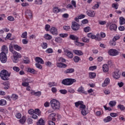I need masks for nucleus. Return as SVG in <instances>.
I'll use <instances>...</instances> for the list:
<instances>
[{"mask_svg": "<svg viewBox=\"0 0 125 125\" xmlns=\"http://www.w3.org/2000/svg\"><path fill=\"white\" fill-rule=\"evenodd\" d=\"M24 60H23L22 62L24 64H30V62H31V61H30V59L27 57H24Z\"/></svg>", "mask_w": 125, "mask_h": 125, "instance_id": "nucleus-23", "label": "nucleus"}, {"mask_svg": "<svg viewBox=\"0 0 125 125\" xmlns=\"http://www.w3.org/2000/svg\"><path fill=\"white\" fill-rule=\"evenodd\" d=\"M58 62H60V63H61V62H66V60L62 57H60L58 59Z\"/></svg>", "mask_w": 125, "mask_h": 125, "instance_id": "nucleus-42", "label": "nucleus"}, {"mask_svg": "<svg viewBox=\"0 0 125 125\" xmlns=\"http://www.w3.org/2000/svg\"><path fill=\"white\" fill-rule=\"evenodd\" d=\"M60 37H61V38H67V37H68V34L67 33H62L60 34Z\"/></svg>", "mask_w": 125, "mask_h": 125, "instance_id": "nucleus-53", "label": "nucleus"}, {"mask_svg": "<svg viewBox=\"0 0 125 125\" xmlns=\"http://www.w3.org/2000/svg\"><path fill=\"white\" fill-rule=\"evenodd\" d=\"M61 9L58 8V7H54L53 9V12L54 13H58L59 12H60Z\"/></svg>", "mask_w": 125, "mask_h": 125, "instance_id": "nucleus-31", "label": "nucleus"}, {"mask_svg": "<svg viewBox=\"0 0 125 125\" xmlns=\"http://www.w3.org/2000/svg\"><path fill=\"white\" fill-rule=\"evenodd\" d=\"M83 103V101H78L77 102H76L75 103V106L76 107H79V106H81V104Z\"/></svg>", "mask_w": 125, "mask_h": 125, "instance_id": "nucleus-51", "label": "nucleus"}, {"mask_svg": "<svg viewBox=\"0 0 125 125\" xmlns=\"http://www.w3.org/2000/svg\"><path fill=\"white\" fill-rule=\"evenodd\" d=\"M27 71L28 72L31 73V74H35V70L33 68H28Z\"/></svg>", "mask_w": 125, "mask_h": 125, "instance_id": "nucleus-56", "label": "nucleus"}, {"mask_svg": "<svg viewBox=\"0 0 125 125\" xmlns=\"http://www.w3.org/2000/svg\"><path fill=\"white\" fill-rule=\"evenodd\" d=\"M75 72V69L74 68H69L66 69L64 71V74H72Z\"/></svg>", "mask_w": 125, "mask_h": 125, "instance_id": "nucleus-18", "label": "nucleus"}, {"mask_svg": "<svg viewBox=\"0 0 125 125\" xmlns=\"http://www.w3.org/2000/svg\"><path fill=\"white\" fill-rule=\"evenodd\" d=\"M12 53L13 54V57H17L18 58H21L22 57V56H21V54H20V53L15 51Z\"/></svg>", "mask_w": 125, "mask_h": 125, "instance_id": "nucleus-24", "label": "nucleus"}, {"mask_svg": "<svg viewBox=\"0 0 125 125\" xmlns=\"http://www.w3.org/2000/svg\"><path fill=\"white\" fill-rule=\"evenodd\" d=\"M1 51L2 52H3V53L7 54L8 53V48H7V46H6V45H4L1 47Z\"/></svg>", "mask_w": 125, "mask_h": 125, "instance_id": "nucleus-14", "label": "nucleus"}, {"mask_svg": "<svg viewBox=\"0 0 125 125\" xmlns=\"http://www.w3.org/2000/svg\"><path fill=\"white\" fill-rule=\"evenodd\" d=\"M25 15L27 19H31L32 18V13L30 11H28L26 12Z\"/></svg>", "mask_w": 125, "mask_h": 125, "instance_id": "nucleus-26", "label": "nucleus"}, {"mask_svg": "<svg viewBox=\"0 0 125 125\" xmlns=\"http://www.w3.org/2000/svg\"><path fill=\"white\" fill-rule=\"evenodd\" d=\"M17 119H20L22 117V115L20 113H18L16 114Z\"/></svg>", "mask_w": 125, "mask_h": 125, "instance_id": "nucleus-64", "label": "nucleus"}, {"mask_svg": "<svg viewBox=\"0 0 125 125\" xmlns=\"http://www.w3.org/2000/svg\"><path fill=\"white\" fill-rule=\"evenodd\" d=\"M55 116H56V113H52L48 116V119L49 120H51V119L54 118Z\"/></svg>", "mask_w": 125, "mask_h": 125, "instance_id": "nucleus-43", "label": "nucleus"}, {"mask_svg": "<svg viewBox=\"0 0 125 125\" xmlns=\"http://www.w3.org/2000/svg\"><path fill=\"white\" fill-rule=\"evenodd\" d=\"M9 51L12 52V53H13L14 52H15V51H14L13 50V46H12V45L10 44L9 45Z\"/></svg>", "mask_w": 125, "mask_h": 125, "instance_id": "nucleus-57", "label": "nucleus"}, {"mask_svg": "<svg viewBox=\"0 0 125 125\" xmlns=\"http://www.w3.org/2000/svg\"><path fill=\"white\" fill-rule=\"evenodd\" d=\"M103 70L104 73H107L109 71V67L107 64H104L103 65Z\"/></svg>", "mask_w": 125, "mask_h": 125, "instance_id": "nucleus-20", "label": "nucleus"}, {"mask_svg": "<svg viewBox=\"0 0 125 125\" xmlns=\"http://www.w3.org/2000/svg\"><path fill=\"white\" fill-rule=\"evenodd\" d=\"M120 25H124L125 24V19L123 17L120 18Z\"/></svg>", "mask_w": 125, "mask_h": 125, "instance_id": "nucleus-36", "label": "nucleus"}, {"mask_svg": "<svg viewBox=\"0 0 125 125\" xmlns=\"http://www.w3.org/2000/svg\"><path fill=\"white\" fill-rule=\"evenodd\" d=\"M89 75L90 79H94L96 77V74L93 72H90Z\"/></svg>", "mask_w": 125, "mask_h": 125, "instance_id": "nucleus-32", "label": "nucleus"}, {"mask_svg": "<svg viewBox=\"0 0 125 125\" xmlns=\"http://www.w3.org/2000/svg\"><path fill=\"white\" fill-rule=\"evenodd\" d=\"M0 61L1 63H6L7 61V56H6V54L3 52H1L0 53Z\"/></svg>", "mask_w": 125, "mask_h": 125, "instance_id": "nucleus-4", "label": "nucleus"}, {"mask_svg": "<svg viewBox=\"0 0 125 125\" xmlns=\"http://www.w3.org/2000/svg\"><path fill=\"white\" fill-rule=\"evenodd\" d=\"M64 54L68 57V58L72 59L74 57V55H73V53L70 51V50L68 49H65L64 50Z\"/></svg>", "mask_w": 125, "mask_h": 125, "instance_id": "nucleus-6", "label": "nucleus"}, {"mask_svg": "<svg viewBox=\"0 0 125 125\" xmlns=\"http://www.w3.org/2000/svg\"><path fill=\"white\" fill-rule=\"evenodd\" d=\"M11 99H12V100L15 101L17 99H18V96H17V95L16 94H13L11 97Z\"/></svg>", "mask_w": 125, "mask_h": 125, "instance_id": "nucleus-44", "label": "nucleus"}, {"mask_svg": "<svg viewBox=\"0 0 125 125\" xmlns=\"http://www.w3.org/2000/svg\"><path fill=\"white\" fill-rule=\"evenodd\" d=\"M18 58H17L16 57H14V59L13 60L14 63H17V62H18V61L19 60Z\"/></svg>", "mask_w": 125, "mask_h": 125, "instance_id": "nucleus-61", "label": "nucleus"}, {"mask_svg": "<svg viewBox=\"0 0 125 125\" xmlns=\"http://www.w3.org/2000/svg\"><path fill=\"white\" fill-rule=\"evenodd\" d=\"M119 53L120 52L116 49H110L108 51V54L111 56H117V55H119Z\"/></svg>", "mask_w": 125, "mask_h": 125, "instance_id": "nucleus-5", "label": "nucleus"}, {"mask_svg": "<svg viewBox=\"0 0 125 125\" xmlns=\"http://www.w3.org/2000/svg\"><path fill=\"white\" fill-rule=\"evenodd\" d=\"M56 65L58 68H66L67 67V64L62 62H57Z\"/></svg>", "mask_w": 125, "mask_h": 125, "instance_id": "nucleus-17", "label": "nucleus"}, {"mask_svg": "<svg viewBox=\"0 0 125 125\" xmlns=\"http://www.w3.org/2000/svg\"><path fill=\"white\" fill-rule=\"evenodd\" d=\"M14 48L15 50H17V51H20V50L22 49V48L17 44L14 45Z\"/></svg>", "mask_w": 125, "mask_h": 125, "instance_id": "nucleus-29", "label": "nucleus"}, {"mask_svg": "<svg viewBox=\"0 0 125 125\" xmlns=\"http://www.w3.org/2000/svg\"><path fill=\"white\" fill-rule=\"evenodd\" d=\"M35 62L39 64H44V62L41 57H37L35 59Z\"/></svg>", "mask_w": 125, "mask_h": 125, "instance_id": "nucleus-11", "label": "nucleus"}, {"mask_svg": "<svg viewBox=\"0 0 125 125\" xmlns=\"http://www.w3.org/2000/svg\"><path fill=\"white\" fill-rule=\"evenodd\" d=\"M82 41L83 42H89V39H87L86 37L83 38Z\"/></svg>", "mask_w": 125, "mask_h": 125, "instance_id": "nucleus-49", "label": "nucleus"}, {"mask_svg": "<svg viewBox=\"0 0 125 125\" xmlns=\"http://www.w3.org/2000/svg\"><path fill=\"white\" fill-rule=\"evenodd\" d=\"M80 110H84L86 109V106H85V105L83 104V103L80 104V107H79Z\"/></svg>", "mask_w": 125, "mask_h": 125, "instance_id": "nucleus-35", "label": "nucleus"}, {"mask_svg": "<svg viewBox=\"0 0 125 125\" xmlns=\"http://www.w3.org/2000/svg\"><path fill=\"white\" fill-rule=\"evenodd\" d=\"M73 52L76 55H78V56H82V55H83V51L80 50H73Z\"/></svg>", "mask_w": 125, "mask_h": 125, "instance_id": "nucleus-12", "label": "nucleus"}, {"mask_svg": "<svg viewBox=\"0 0 125 125\" xmlns=\"http://www.w3.org/2000/svg\"><path fill=\"white\" fill-rule=\"evenodd\" d=\"M99 7V4H95L94 6L92 7V9H97Z\"/></svg>", "mask_w": 125, "mask_h": 125, "instance_id": "nucleus-63", "label": "nucleus"}, {"mask_svg": "<svg viewBox=\"0 0 125 125\" xmlns=\"http://www.w3.org/2000/svg\"><path fill=\"white\" fill-rule=\"evenodd\" d=\"M45 52H46V53H53V49L51 48H49L46 49Z\"/></svg>", "mask_w": 125, "mask_h": 125, "instance_id": "nucleus-48", "label": "nucleus"}, {"mask_svg": "<svg viewBox=\"0 0 125 125\" xmlns=\"http://www.w3.org/2000/svg\"><path fill=\"white\" fill-rule=\"evenodd\" d=\"M36 67L38 68V69H42V65H41V63H36L35 64Z\"/></svg>", "mask_w": 125, "mask_h": 125, "instance_id": "nucleus-55", "label": "nucleus"}, {"mask_svg": "<svg viewBox=\"0 0 125 125\" xmlns=\"http://www.w3.org/2000/svg\"><path fill=\"white\" fill-rule=\"evenodd\" d=\"M73 60L75 63H78L79 61L81 60V58H80L79 56H76L74 57Z\"/></svg>", "mask_w": 125, "mask_h": 125, "instance_id": "nucleus-37", "label": "nucleus"}, {"mask_svg": "<svg viewBox=\"0 0 125 125\" xmlns=\"http://www.w3.org/2000/svg\"><path fill=\"white\" fill-rule=\"evenodd\" d=\"M49 29H50V25L49 24H46L45 26V31H46L47 32L49 31Z\"/></svg>", "mask_w": 125, "mask_h": 125, "instance_id": "nucleus-54", "label": "nucleus"}, {"mask_svg": "<svg viewBox=\"0 0 125 125\" xmlns=\"http://www.w3.org/2000/svg\"><path fill=\"white\" fill-rule=\"evenodd\" d=\"M13 70L15 72L18 73V72H19V71H20V68H19L17 66H14V67H13Z\"/></svg>", "mask_w": 125, "mask_h": 125, "instance_id": "nucleus-46", "label": "nucleus"}, {"mask_svg": "<svg viewBox=\"0 0 125 125\" xmlns=\"http://www.w3.org/2000/svg\"><path fill=\"white\" fill-rule=\"evenodd\" d=\"M50 32L52 35L57 36L58 35V30L55 27H51L50 29Z\"/></svg>", "mask_w": 125, "mask_h": 125, "instance_id": "nucleus-8", "label": "nucleus"}, {"mask_svg": "<svg viewBox=\"0 0 125 125\" xmlns=\"http://www.w3.org/2000/svg\"><path fill=\"white\" fill-rule=\"evenodd\" d=\"M42 46V48H43V49H46V48H47V43L43 42Z\"/></svg>", "mask_w": 125, "mask_h": 125, "instance_id": "nucleus-52", "label": "nucleus"}, {"mask_svg": "<svg viewBox=\"0 0 125 125\" xmlns=\"http://www.w3.org/2000/svg\"><path fill=\"white\" fill-rule=\"evenodd\" d=\"M69 39H70V40H72V41H75L74 42L76 44V43H77V42H78V41H79V37H78L77 36H75L74 35H70L69 36Z\"/></svg>", "mask_w": 125, "mask_h": 125, "instance_id": "nucleus-9", "label": "nucleus"}, {"mask_svg": "<svg viewBox=\"0 0 125 125\" xmlns=\"http://www.w3.org/2000/svg\"><path fill=\"white\" fill-rule=\"evenodd\" d=\"M48 85H49L50 87H52V86H56L57 85V83H55V82H49L48 83Z\"/></svg>", "mask_w": 125, "mask_h": 125, "instance_id": "nucleus-41", "label": "nucleus"}, {"mask_svg": "<svg viewBox=\"0 0 125 125\" xmlns=\"http://www.w3.org/2000/svg\"><path fill=\"white\" fill-rule=\"evenodd\" d=\"M44 38L45 40L49 41L52 39V36L48 34H46L44 35Z\"/></svg>", "mask_w": 125, "mask_h": 125, "instance_id": "nucleus-27", "label": "nucleus"}, {"mask_svg": "<svg viewBox=\"0 0 125 125\" xmlns=\"http://www.w3.org/2000/svg\"><path fill=\"white\" fill-rule=\"evenodd\" d=\"M45 122L42 118H41L37 123V125H45Z\"/></svg>", "mask_w": 125, "mask_h": 125, "instance_id": "nucleus-19", "label": "nucleus"}, {"mask_svg": "<svg viewBox=\"0 0 125 125\" xmlns=\"http://www.w3.org/2000/svg\"><path fill=\"white\" fill-rule=\"evenodd\" d=\"M87 36L88 38H90V39H92V40H98V38H97L95 35L92 34V33H88Z\"/></svg>", "mask_w": 125, "mask_h": 125, "instance_id": "nucleus-13", "label": "nucleus"}, {"mask_svg": "<svg viewBox=\"0 0 125 125\" xmlns=\"http://www.w3.org/2000/svg\"><path fill=\"white\" fill-rule=\"evenodd\" d=\"M116 104H117V102L116 101H110L109 103V105L110 106V107H114V106H116Z\"/></svg>", "mask_w": 125, "mask_h": 125, "instance_id": "nucleus-38", "label": "nucleus"}, {"mask_svg": "<svg viewBox=\"0 0 125 125\" xmlns=\"http://www.w3.org/2000/svg\"><path fill=\"white\" fill-rule=\"evenodd\" d=\"M110 83V79L106 78L104 83H102V86L105 87L106 85H108Z\"/></svg>", "mask_w": 125, "mask_h": 125, "instance_id": "nucleus-15", "label": "nucleus"}, {"mask_svg": "<svg viewBox=\"0 0 125 125\" xmlns=\"http://www.w3.org/2000/svg\"><path fill=\"white\" fill-rule=\"evenodd\" d=\"M51 106L53 110L60 109V102L57 100L53 99L50 101Z\"/></svg>", "mask_w": 125, "mask_h": 125, "instance_id": "nucleus-2", "label": "nucleus"}, {"mask_svg": "<svg viewBox=\"0 0 125 125\" xmlns=\"http://www.w3.org/2000/svg\"><path fill=\"white\" fill-rule=\"evenodd\" d=\"M11 73L5 69L2 70L0 72V77L3 81H8L9 77H10Z\"/></svg>", "mask_w": 125, "mask_h": 125, "instance_id": "nucleus-1", "label": "nucleus"}, {"mask_svg": "<svg viewBox=\"0 0 125 125\" xmlns=\"http://www.w3.org/2000/svg\"><path fill=\"white\" fill-rule=\"evenodd\" d=\"M68 92L69 93H75V90L72 88H70L68 90Z\"/></svg>", "mask_w": 125, "mask_h": 125, "instance_id": "nucleus-62", "label": "nucleus"}, {"mask_svg": "<svg viewBox=\"0 0 125 125\" xmlns=\"http://www.w3.org/2000/svg\"><path fill=\"white\" fill-rule=\"evenodd\" d=\"M117 25L116 24H112L109 26V29L111 31H117Z\"/></svg>", "mask_w": 125, "mask_h": 125, "instance_id": "nucleus-22", "label": "nucleus"}, {"mask_svg": "<svg viewBox=\"0 0 125 125\" xmlns=\"http://www.w3.org/2000/svg\"><path fill=\"white\" fill-rule=\"evenodd\" d=\"M113 118L111 117V116H107L104 119V123H109V122H111Z\"/></svg>", "mask_w": 125, "mask_h": 125, "instance_id": "nucleus-25", "label": "nucleus"}, {"mask_svg": "<svg viewBox=\"0 0 125 125\" xmlns=\"http://www.w3.org/2000/svg\"><path fill=\"white\" fill-rule=\"evenodd\" d=\"M109 43L111 45L115 46V45H116V41H114V40L112 39V40Z\"/></svg>", "mask_w": 125, "mask_h": 125, "instance_id": "nucleus-58", "label": "nucleus"}, {"mask_svg": "<svg viewBox=\"0 0 125 125\" xmlns=\"http://www.w3.org/2000/svg\"><path fill=\"white\" fill-rule=\"evenodd\" d=\"M60 92L62 94H66V93H67V92H68V91L66 89H61V90H60Z\"/></svg>", "mask_w": 125, "mask_h": 125, "instance_id": "nucleus-50", "label": "nucleus"}, {"mask_svg": "<svg viewBox=\"0 0 125 125\" xmlns=\"http://www.w3.org/2000/svg\"><path fill=\"white\" fill-rule=\"evenodd\" d=\"M19 122L21 125H24L25 122H26V117L23 116L21 119L19 120Z\"/></svg>", "mask_w": 125, "mask_h": 125, "instance_id": "nucleus-33", "label": "nucleus"}, {"mask_svg": "<svg viewBox=\"0 0 125 125\" xmlns=\"http://www.w3.org/2000/svg\"><path fill=\"white\" fill-rule=\"evenodd\" d=\"M82 115L83 116H86L87 115V112L86 111V108L81 110Z\"/></svg>", "mask_w": 125, "mask_h": 125, "instance_id": "nucleus-47", "label": "nucleus"}, {"mask_svg": "<svg viewBox=\"0 0 125 125\" xmlns=\"http://www.w3.org/2000/svg\"><path fill=\"white\" fill-rule=\"evenodd\" d=\"M87 15L90 17H94L95 16V13L94 11L89 10L86 12Z\"/></svg>", "mask_w": 125, "mask_h": 125, "instance_id": "nucleus-16", "label": "nucleus"}, {"mask_svg": "<svg viewBox=\"0 0 125 125\" xmlns=\"http://www.w3.org/2000/svg\"><path fill=\"white\" fill-rule=\"evenodd\" d=\"M27 33L26 31L22 33L21 36V37L23 39H27Z\"/></svg>", "mask_w": 125, "mask_h": 125, "instance_id": "nucleus-45", "label": "nucleus"}, {"mask_svg": "<svg viewBox=\"0 0 125 125\" xmlns=\"http://www.w3.org/2000/svg\"><path fill=\"white\" fill-rule=\"evenodd\" d=\"M71 28L73 31H78L80 29V24L76 22H72Z\"/></svg>", "mask_w": 125, "mask_h": 125, "instance_id": "nucleus-7", "label": "nucleus"}, {"mask_svg": "<svg viewBox=\"0 0 125 125\" xmlns=\"http://www.w3.org/2000/svg\"><path fill=\"white\" fill-rule=\"evenodd\" d=\"M7 102L5 100L1 99L0 100V106H5Z\"/></svg>", "mask_w": 125, "mask_h": 125, "instance_id": "nucleus-28", "label": "nucleus"}, {"mask_svg": "<svg viewBox=\"0 0 125 125\" xmlns=\"http://www.w3.org/2000/svg\"><path fill=\"white\" fill-rule=\"evenodd\" d=\"M91 29L89 26H86L83 28V31L85 33H88V32H90Z\"/></svg>", "mask_w": 125, "mask_h": 125, "instance_id": "nucleus-40", "label": "nucleus"}, {"mask_svg": "<svg viewBox=\"0 0 125 125\" xmlns=\"http://www.w3.org/2000/svg\"><path fill=\"white\" fill-rule=\"evenodd\" d=\"M31 94L32 95H35V96H41L42 95V92L41 91H38V92H35L34 91H32L31 92Z\"/></svg>", "mask_w": 125, "mask_h": 125, "instance_id": "nucleus-21", "label": "nucleus"}, {"mask_svg": "<svg viewBox=\"0 0 125 125\" xmlns=\"http://www.w3.org/2000/svg\"><path fill=\"white\" fill-rule=\"evenodd\" d=\"M76 82H77V80L75 79L66 78L62 81V83L64 85H71Z\"/></svg>", "mask_w": 125, "mask_h": 125, "instance_id": "nucleus-3", "label": "nucleus"}, {"mask_svg": "<svg viewBox=\"0 0 125 125\" xmlns=\"http://www.w3.org/2000/svg\"><path fill=\"white\" fill-rule=\"evenodd\" d=\"M7 20L9 21H14L15 19L12 16H9L7 17Z\"/></svg>", "mask_w": 125, "mask_h": 125, "instance_id": "nucleus-59", "label": "nucleus"}, {"mask_svg": "<svg viewBox=\"0 0 125 125\" xmlns=\"http://www.w3.org/2000/svg\"><path fill=\"white\" fill-rule=\"evenodd\" d=\"M113 77L115 80H118L121 77V73L119 71H115L113 74Z\"/></svg>", "mask_w": 125, "mask_h": 125, "instance_id": "nucleus-10", "label": "nucleus"}, {"mask_svg": "<svg viewBox=\"0 0 125 125\" xmlns=\"http://www.w3.org/2000/svg\"><path fill=\"white\" fill-rule=\"evenodd\" d=\"M117 108H118V109H120V110H121V111H125V107L123 104H119L117 106Z\"/></svg>", "mask_w": 125, "mask_h": 125, "instance_id": "nucleus-34", "label": "nucleus"}, {"mask_svg": "<svg viewBox=\"0 0 125 125\" xmlns=\"http://www.w3.org/2000/svg\"><path fill=\"white\" fill-rule=\"evenodd\" d=\"M34 112L36 114V115H38L39 116H41L42 115V111H41L39 108L35 109Z\"/></svg>", "mask_w": 125, "mask_h": 125, "instance_id": "nucleus-30", "label": "nucleus"}, {"mask_svg": "<svg viewBox=\"0 0 125 125\" xmlns=\"http://www.w3.org/2000/svg\"><path fill=\"white\" fill-rule=\"evenodd\" d=\"M35 3L37 4H42V0H36Z\"/></svg>", "mask_w": 125, "mask_h": 125, "instance_id": "nucleus-60", "label": "nucleus"}, {"mask_svg": "<svg viewBox=\"0 0 125 125\" xmlns=\"http://www.w3.org/2000/svg\"><path fill=\"white\" fill-rule=\"evenodd\" d=\"M77 91H78V92H81V93H85V92H84V88L83 87V86L79 87Z\"/></svg>", "mask_w": 125, "mask_h": 125, "instance_id": "nucleus-39", "label": "nucleus"}]
</instances>
